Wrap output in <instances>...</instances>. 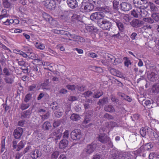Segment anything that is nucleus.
Wrapping results in <instances>:
<instances>
[{
  "instance_id": "9d476101",
  "label": "nucleus",
  "mask_w": 159,
  "mask_h": 159,
  "mask_svg": "<svg viewBox=\"0 0 159 159\" xmlns=\"http://www.w3.org/2000/svg\"><path fill=\"white\" fill-rule=\"evenodd\" d=\"M23 132V128L18 127L14 131L13 135L16 139H19L22 135Z\"/></svg>"
},
{
  "instance_id": "1a4fd4ad",
  "label": "nucleus",
  "mask_w": 159,
  "mask_h": 159,
  "mask_svg": "<svg viewBox=\"0 0 159 159\" xmlns=\"http://www.w3.org/2000/svg\"><path fill=\"white\" fill-rule=\"evenodd\" d=\"M95 149L94 147V144L91 143L87 146L84 149V152L89 155L92 153Z\"/></svg>"
},
{
  "instance_id": "79ce46f5",
  "label": "nucleus",
  "mask_w": 159,
  "mask_h": 159,
  "mask_svg": "<svg viewBox=\"0 0 159 159\" xmlns=\"http://www.w3.org/2000/svg\"><path fill=\"white\" fill-rule=\"evenodd\" d=\"M138 12L136 11V9L133 10L131 11V15L135 17H139V14Z\"/></svg>"
},
{
  "instance_id": "6ab92c4d",
  "label": "nucleus",
  "mask_w": 159,
  "mask_h": 159,
  "mask_svg": "<svg viewBox=\"0 0 159 159\" xmlns=\"http://www.w3.org/2000/svg\"><path fill=\"white\" fill-rule=\"evenodd\" d=\"M34 45L37 48L40 50H43L45 48L44 44L40 42H36L34 43Z\"/></svg>"
},
{
  "instance_id": "6e6552de",
  "label": "nucleus",
  "mask_w": 159,
  "mask_h": 159,
  "mask_svg": "<svg viewBox=\"0 0 159 159\" xmlns=\"http://www.w3.org/2000/svg\"><path fill=\"white\" fill-rule=\"evenodd\" d=\"M42 17L45 20L52 25L53 22L55 21L53 18L49 14L44 12L42 14Z\"/></svg>"
},
{
  "instance_id": "864d4df0",
  "label": "nucleus",
  "mask_w": 159,
  "mask_h": 159,
  "mask_svg": "<svg viewBox=\"0 0 159 159\" xmlns=\"http://www.w3.org/2000/svg\"><path fill=\"white\" fill-rule=\"evenodd\" d=\"M141 135L143 137H144L146 135V131L145 129L143 127L141 128L140 131Z\"/></svg>"
},
{
  "instance_id": "a18cd8bd",
  "label": "nucleus",
  "mask_w": 159,
  "mask_h": 159,
  "mask_svg": "<svg viewBox=\"0 0 159 159\" xmlns=\"http://www.w3.org/2000/svg\"><path fill=\"white\" fill-rule=\"evenodd\" d=\"M32 95L29 93L27 94L25 96L24 98V101L26 102H27L31 99V98Z\"/></svg>"
},
{
  "instance_id": "e433bc0d",
  "label": "nucleus",
  "mask_w": 159,
  "mask_h": 159,
  "mask_svg": "<svg viewBox=\"0 0 159 159\" xmlns=\"http://www.w3.org/2000/svg\"><path fill=\"white\" fill-rule=\"evenodd\" d=\"M24 146L22 141H21L18 144L16 150L18 151L22 149Z\"/></svg>"
},
{
  "instance_id": "603ef678",
  "label": "nucleus",
  "mask_w": 159,
  "mask_h": 159,
  "mask_svg": "<svg viewBox=\"0 0 159 159\" xmlns=\"http://www.w3.org/2000/svg\"><path fill=\"white\" fill-rule=\"evenodd\" d=\"M101 11H102L101 12H103L104 14V13H108L110 11L109 7H107L102 8Z\"/></svg>"
},
{
  "instance_id": "b1692460",
  "label": "nucleus",
  "mask_w": 159,
  "mask_h": 159,
  "mask_svg": "<svg viewBox=\"0 0 159 159\" xmlns=\"http://www.w3.org/2000/svg\"><path fill=\"white\" fill-rule=\"evenodd\" d=\"M149 6L151 10L152 11L155 12L158 11V8L153 3L151 2H148V6Z\"/></svg>"
},
{
  "instance_id": "9b49d317",
  "label": "nucleus",
  "mask_w": 159,
  "mask_h": 159,
  "mask_svg": "<svg viewBox=\"0 0 159 159\" xmlns=\"http://www.w3.org/2000/svg\"><path fill=\"white\" fill-rule=\"evenodd\" d=\"M143 7L136 8V11L138 12V14H139V17H145L148 14V12Z\"/></svg>"
},
{
  "instance_id": "37998d69",
  "label": "nucleus",
  "mask_w": 159,
  "mask_h": 159,
  "mask_svg": "<svg viewBox=\"0 0 159 159\" xmlns=\"http://www.w3.org/2000/svg\"><path fill=\"white\" fill-rule=\"evenodd\" d=\"M153 147L152 144L151 143H147L144 146V149H146V150H148L151 149Z\"/></svg>"
},
{
  "instance_id": "f03ea898",
  "label": "nucleus",
  "mask_w": 159,
  "mask_h": 159,
  "mask_svg": "<svg viewBox=\"0 0 159 159\" xmlns=\"http://www.w3.org/2000/svg\"><path fill=\"white\" fill-rule=\"evenodd\" d=\"M134 3L136 8L143 7L146 8L148 7V2L146 0H134Z\"/></svg>"
},
{
  "instance_id": "393cba45",
  "label": "nucleus",
  "mask_w": 159,
  "mask_h": 159,
  "mask_svg": "<svg viewBox=\"0 0 159 159\" xmlns=\"http://www.w3.org/2000/svg\"><path fill=\"white\" fill-rule=\"evenodd\" d=\"M121 154L117 151H114L113 154L111 155L112 159H119Z\"/></svg>"
},
{
  "instance_id": "bb28decb",
  "label": "nucleus",
  "mask_w": 159,
  "mask_h": 159,
  "mask_svg": "<svg viewBox=\"0 0 159 159\" xmlns=\"http://www.w3.org/2000/svg\"><path fill=\"white\" fill-rule=\"evenodd\" d=\"M2 15H0V20L9 16V14L7 13V11L6 9H3L2 11Z\"/></svg>"
},
{
  "instance_id": "2eb2a0df",
  "label": "nucleus",
  "mask_w": 159,
  "mask_h": 159,
  "mask_svg": "<svg viewBox=\"0 0 159 159\" xmlns=\"http://www.w3.org/2000/svg\"><path fill=\"white\" fill-rule=\"evenodd\" d=\"M67 3L68 6L71 8H75L78 6L76 0H67Z\"/></svg>"
},
{
  "instance_id": "5fc2aeb1",
  "label": "nucleus",
  "mask_w": 159,
  "mask_h": 159,
  "mask_svg": "<svg viewBox=\"0 0 159 159\" xmlns=\"http://www.w3.org/2000/svg\"><path fill=\"white\" fill-rule=\"evenodd\" d=\"M144 148L141 147L140 148L138 149L136 151V153L138 155H140L141 153L144 152Z\"/></svg>"
},
{
  "instance_id": "5701e85b",
  "label": "nucleus",
  "mask_w": 159,
  "mask_h": 159,
  "mask_svg": "<svg viewBox=\"0 0 159 159\" xmlns=\"http://www.w3.org/2000/svg\"><path fill=\"white\" fill-rule=\"evenodd\" d=\"M70 118L73 121H77L80 120L81 117L78 114L73 113L71 114Z\"/></svg>"
},
{
  "instance_id": "49530a36",
  "label": "nucleus",
  "mask_w": 159,
  "mask_h": 159,
  "mask_svg": "<svg viewBox=\"0 0 159 159\" xmlns=\"http://www.w3.org/2000/svg\"><path fill=\"white\" fill-rule=\"evenodd\" d=\"M61 122L60 120L54 121L53 124V127L56 128L59 126L61 125Z\"/></svg>"
},
{
  "instance_id": "de8ad7c7",
  "label": "nucleus",
  "mask_w": 159,
  "mask_h": 159,
  "mask_svg": "<svg viewBox=\"0 0 159 159\" xmlns=\"http://www.w3.org/2000/svg\"><path fill=\"white\" fill-rule=\"evenodd\" d=\"M69 35L71 38L72 40L75 41H77L78 38H79V36L75 34H69Z\"/></svg>"
},
{
  "instance_id": "13d9d810",
  "label": "nucleus",
  "mask_w": 159,
  "mask_h": 159,
  "mask_svg": "<svg viewBox=\"0 0 159 159\" xmlns=\"http://www.w3.org/2000/svg\"><path fill=\"white\" fill-rule=\"evenodd\" d=\"M66 87L67 89L71 90H74L76 88V86L74 85H68Z\"/></svg>"
},
{
  "instance_id": "09e8293b",
  "label": "nucleus",
  "mask_w": 159,
  "mask_h": 159,
  "mask_svg": "<svg viewBox=\"0 0 159 159\" xmlns=\"http://www.w3.org/2000/svg\"><path fill=\"white\" fill-rule=\"evenodd\" d=\"M92 93H93L91 91H88L84 93L83 95H84V96L85 98H87L89 97L91 95Z\"/></svg>"
},
{
  "instance_id": "4d7b16f0",
  "label": "nucleus",
  "mask_w": 159,
  "mask_h": 159,
  "mask_svg": "<svg viewBox=\"0 0 159 159\" xmlns=\"http://www.w3.org/2000/svg\"><path fill=\"white\" fill-rule=\"evenodd\" d=\"M69 131L68 130H66L63 133V138L68 139L69 137Z\"/></svg>"
},
{
  "instance_id": "bf43d9fd",
  "label": "nucleus",
  "mask_w": 159,
  "mask_h": 159,
  "mask_svg": "<svg viewBox=\"0 0 159 159\" xmlns=\"http://www.w3.org/2000/svg\"><path fill=\"white\" fill-rule=\"evenodd\" d=\"M103 94V93L102 92H98L93 96V97L96 98H98Z\"/></svg>"
},
{
  "instance_id": "a211bd4d",
  "label": "nucleus",
  "mask_w": 159,
  "mask_h": 159,
  "mask_svg": "<svg viewBox=\"0 0 159 159\" xmlns=\"http://www.w3.org/2000/svg\"><path fill=\"white\" fill-rule=\"evenodd\" d=\"M52 127L50 123L46 121L42 125V129L44 130H48Z\"/></svg>"
},
{
  "instance_id": "c85d7f7f",
  "label": "nucleus",
  "mask_w": 159,
  "mask_h": 159,
  "mask_svg": "<svg viewBox=\"0 0 159 159\" xmlns=\"http://www.w3.org/2000/svg\"><path fill=\"white\" fill-rule=\"evenodd\" d=\"M108 102V98L107 97L104 98L102 99H100L98 102V104L99 105H104Z\"/></svg>"
},
{
  "instance_id": "cd10ccee",
  "label": "nucleus",
  "mask_w": 159,
  "mask_h": 159,
  "mask_svg": "<svg viewBox=\"0 0 159 159\" xmlns=\"http://www.w3.org/2000/svg\"><path fill=\"white\" fill-rule=\"evenodd\" d=\"M123 60L124 61V65L127 67H129V65H131L132 63L131 62L129 58L127 57H125L123 58Z\"/></svg>"
},
{
  "instance_id": "69168bd1",
  "label": "nucleus",
  "mask_w": 159,
  "mask_h": 159,
  "mask_svg": "<svg viewBox=\"0 0 159 159\" xmlns=\"http://www.w3.org/2000/svg\"><path fill=\"white\" fill-rule=\"evenodd\" d=\"M20 69L22 70L23 72L25 73H28V69L27 67L25 66H22L20 68Z\"/></svg>"
},
{
  "instance_id": "f257e3e1",
  "label": "nucleus",
  "mask_w": 159,
  "mask_h": 159,
  "mask_svg": "<svg viewBox=\"0 0 159 159\" xmlns=\"http://www.w3.org/2000/svg\"><path fill=\"white\" fill-rule=\"evenodd\" d=\"M70 135L72 139L78 141L80 140L82 137L83 134L80 129H75L71 132Z\"/></svg>"
},
{
  "instance_id": "4be33fe9",
  "label": "nucleus",
  "mask_w": 159,
  "mask_h": 159,
  "mask_svg": "<svg viewBox=\"0 0 159 159\" xmlns=\"http://www.w3.org/2000/svg\"><path fill=\"white\" fill-rule=\"evenodd\" d=\"M2 4L3 7L6 8H10L11 3L8 0H2Z\"/></svg>"
},
{
  "instance_id": "aec40b11",
  "label": "nucleus",
  "mask_w": 159,
  "mask_h": 159,
  "mask_svg": "<svg viewBox=\"0 0 159 159\" xmlns=\"http://www.w3.org/2000/svg\"><path fill=\"white\" fill-rule=\"evenodd\" d=\"M104 110L106 111L111 113L114 112L115 111L114 108L113 106L111 105L105 106L104 107Z\"/></svg>"
},
{
  "instance_id": "58836bf2",
  "label": "nucleus",
  "mask_w": 159,
  "mask_h": 159,
  "mask_svg": "<svg viewBox=\"0 0 159 159\" xmlns=\"http://www.w3.org/2000/svg\"><path fill=\"white\" fill-rule=\"evenodd\" d=\"M52 33L58 34H63L65 33V31L62 30H51Z\"/></svg>"
},
{
  "instance_id": "ddd939ff",
  "label": "nucleus",
  "mask_w": 159,
  "mask_h": 159,
  "mask_svg": "<svg viewBox=\"0 0 159 159\" xmlns=\"http://www.w3.org/2000/svg\"><path fill=\"white\" fill-rule=\"evenodd\" d=\"M120 5L121 9L124 11H128L131 9V5L129 3L124 2L121 3Z\"/></svg>"
},
{
  "instance_id": "72a5a7b5",
  "label": "nucleus",
  "mask_w": 159,
  "mask_h": 159,
  "mask_svg": "<svg viewBox=\"0 0 159 159\" xmlns=\"http://www.w3.org/2000/svg\"><path fill=\"white\" fill-rule=\"evenodd\" d=\"M59 155V152L56 151L53 152L52 154L51 158L52 159H57Z\"/></svg>"
},
{
  "instance_id": "dca6fc26",
  "label": "nucleus",
  "mask_w": 159,
  "mask_h": 159,
  "mask_svg": "<svg viewBox=\"0 0 159 159\" xmlns=\"http://www.w3.org/2000/svg\"><path fill=\"white\" fill-rule=\"evenodd\" d=\"M31 157L33 159H36L41 155V153L37 149L35 150L34 151L30 153Z\"/></svg>"
},
{
  "instance_id": "f8f14e48",
  "label": "nucleus",
  "mask_w": 159,
  "mask_h": 159,
  "mask_svg": "<svg viewBox=\"0 0 159 159\" xmlns=\"http://www.w3.org/2000/svg\"><path fill=\"white\" fill-rule=\"evenodd\" d=\"M85 115V117L83 121L82 122V125H84L89 123L91 120L92 113L91 111H88Z\"/></svg>"
},
{
  "instance_id": "774afa93",
  "label": "nucleus",
  "mask_w": 159,
  "mask_h": 159,
  "mask_svg": "<svg viewBox=\"0 0 159 159\" xmlns=\"http://www.w3.org/2000/svg\"><path fill=\"white\" fill-rule=\"evenodd\" d=\"M111 99L113 102H116L118 101V100L116 97L113 95H111Z\"/></svg>"
},
{
  "instance_id": "c756f323",
  "label": "nucleus",
  "mask_w": 159,
  "mask_h": 159,
  "mask_svg": "<svg viewBox=\"0 0 159 159\" xmlns=\"http://www.w3.org/2000/svg\"><path fill=\"white\" fill-rule=\"evenodd\" d=\"M5 137L3 136L1 138V152H3L5 150Z\"/></svg>"
},
{
  "instance_id": "e2e57ef3",
  "label": "nucleus",
  "mask_w": 159,
  "mask_h": 159,
  "mask_svg": "<svg viewBox=\"0 0 159 159\" xmlns=\"http://www.w3.org/2000/svg\"><path fill=\"white\" fill-rule=\"evenodd\" d=\"M31 70H33L35 74H37L38 72V66L35 65H34V66L32 67H31Z\"/></svg>"
},
{
  "instance_id": "052dcab7",
  "label": "nucleus",
  "mask_w": 159,
  "mask_h": 159,
  "mask_svg": "<svg viewBox=\"0 0 159 159\" xmlns=\"http://www.w3.org/2000/svg\"><path fill=\"white\" fill-rule=\"evenodd\" d=\"M143 20L144 21L151 23H152L154 22L153 20L150 17L145 18Z\"/></svg>"
},
{
  "instance_id": "0e129e2a",
  "label": "nucleus",
  "mask_w": 159,
  "mask_h": 159,
  "mask_svg": "<svg viewBox=\"0 0 159 159\" xmlns=\"http://www.w3.org/2000/svg\"><path fill=\"white\" fill-rule=\"evenodd\" d=\"M36 87V85L34 84L30 86L29 88V91H34Z\"/></svg>"
},
{
  "instance_id": "c9c22d12",
  "label": "nucleus",
  "mask_w": 159,
  "mask_h": 159,
  "mask_svg": "<svg viewBox=\"0 0 159 159\" xmlns=\"http://www.w3.org/2000/svg\"><path fill=\"white\" fill-rule=\"evenodd\" d=\"M152 16L155 21L159 20V13H153L152 15Z\"/></svg>"
},
{
  "instance_id": "ea45409f",
  "label": "nucleus",
  "mask_w": 159,
  "mask_h": 159,
  "mask_svg": "<svg viewBox=\"0 0 159 159\" xmlns=\"http://www.w3.org/2000/svg\"><path fill=\"white\" fill-rule=\"evenodd\" d=\"M29 54L28 57L32 59H36L37 58V55L33 52V51Z\"/></svg>"
},
{
  "instance_id": "4c0bfd02",
  "label": "nucleus",
  "mask_w": 159,
  "mask_h": 159,
  "mask_svg": "<svg viewBox=\"0 0 159 159\" xmlns=\"http://www.w3.org/2000/svg\"><path fill=\"white\" fill-rule=\"evenodd\" d=\"M30 112L29 111H24L21 115V117H23L24 118H29L30 116Z\"/></svg>"
},
{
  "instance_id": "7ed1b4c3",
  "label": "nucleus",
  "mask_w": 159,
  "mask_h": 159,
  "mask_svg": "<svg viewBox=\"0 0 159 159\" xmlns=\"http://www.w3.org/2000/svg\"><path fill=\"white\" fill-rule=\"evenodd\" d=\"M98 140L101 143L104 144L107 143L108 142L111 143L110 138L104 133H100L98 134Z\"/></svg>"
},
{
  "instance_id": "f3484780",
  "label": "nucleus",
  "mask_w": 159,
  "mask_h": 159,
  "mask_svg": "<svg viewBox=\"0 0 159 159\" xmlns=\"http://www.w3.org/2000/svg\"><path fill=\"white\" fill-rule=\"evenodd\" d=\"M131 24L133 27H139L141 25L142 21L138 19H134L132 21Z\"/></svg>"
},
{
  "instance_id": "680f3d73",
  "label": "nucleus",
  "mask_w": 159,
  "mask_h": 159,
  "mask_svg": "<svg viewBox=\"0 0 159 159\" xmlns=\"http://www.w3.org/2000/svg\"><path fill=\"white\" fill-rule=\"evenodd\" d=\"M104 118L110 120H112L114 119V117L113 116L108 113H106L104 115Z\"/></svg>"
},
{
  "instance_id": "20e7f679",
  "label": "nucleus",
  "mask_w": 159,
  "mask_h": 159,
  "mask_svg": "<svg viewBox=\"0 0 159 159\" xmlns=\"http://www.w3.org/2000/svg\"><path fill=\"white\" fill-rule=\"evenodd\" d=\"M90 2L87 3L85 6H84V12H89L92 11L94 8L93 4H95L96 3V0H92Z\"/></svg>"
},
{
  "instance_id": "8fccbe9b",
  "label": "nucleus",
  "mask_w": 159,
  "mask_h": 159,
  "mask_svg": "<svg viewBox=\"0 0 159 159\" xmlns=\"http://www.w3.org/2000/svg\"><path fill=\"white\" fill-rule=\"evenodd\" d=\"M3 72L6 76H8L11 75L9 70L6 68H5L3 69Z\"/></svg>"
},
{
  "instance_id": "39448f33",
  "label": "nucleus",
  "mask_w": 159,
  "mask_h": 159,
  "mask_svg": "<svg viewBox=\"0 0 159 159\" xmlns=\"http://www.w3.org/2000/svg\"><path fill=\"white\" fill-rule=\"evenodd\" d=\"M105 16V15L103 12H97L93 13L90 16L91 19L93 20H100Z\"/></svg>"
},
{
  "instance_id": "6e6d98bb",
  "label": "nucleus",
  "mask_w": 159,
  "mask_h": 159,
  "mask_svg": "<svg viewBox=\"0 0 159 159\" xmlns=\"http://www.w3.org/2000/svg\"><path fill=\"white\" fill-rule=\"evenodd\" d=\"M50 115L49 113H47L45 115L42 116H40L42 120H45L49 118Z\"/></svg>"
},
{
  "instance_id": "473e14b6",
  "label": "nucleus",
  "mask_w": 159,
  "mask_h": 159,
  "mask_svg": "<svg viewBox=\"0 0 159 159\" xmlns=\"http://www.w3.org/2000/svg\"><path fill=\"white\" fill-rule=\"evenodd\" d=\"M10 77H6L5 78V82L9 84H12L14 82L13 78L12 77V75L10 76Z\"/></svg>"
},
{
  "instance_id": "423d86ee",
  "label": "nucleus",
  "mask_w": 159,
  "mask_h": 159,
  "mask_svg": "<svg viewBox=\"0 0 159 159\" xmlns=\"http://www.w3.org/2000/svg\"><path fill=\"white\" fill-rule=\"evenodd\" d=\"M98 25L101 28L105 30H108L111 28V23L107 20H103L101 23H98Z\"/></svg>"
},
{
  "instance_id": "f704fd0d",
  "label": "nucleus",
  "mask_w": 159,
  "mask_h": 159,
  "mask_svg": "<svg viewBox=\"0 0 159 159\" xmlns=\"http://www.w3.org/2000/svg\"><path fill=\"white\" fill-rule=\"evenodd\" d=\"M23 50L28 54L31 52L33 51L32 48L30 47L27 46L23 47Z\"/></svg>"
},
{
  "instance_id": "a19ab883",
  "label": "nucleus",
  "mask_w": 159,
  "mask_h": 159,
  "mask_svg": "<svg viewBox=\"0 0 159 159\" xmlns=\"http://www.w3.org/2000/svg\"><path fill=\"white\" fill-rule=\"evenodd\" d=\"M42 64L44 66V68L45 69L49 70V68L48 66H50V63L49 62L45 61L44 62H41Z\"/></svg>"
},
{
  "instance_id": "a878e982",
  "label": "nucleus",
  "mask_w": 159,
  "mask_h": 159,
  "mask_svg": "<svg viewBox=\"0 0 159 159\" xmlns=\"http://www.w3.org/2000/svg\"><path fill=\"white\" fill-rule=\"evenodd\" d=\"M115 22L119 30L120 31H123L125 28L124 25L122 22L119 21H116Z\"/></svg>"
},
{
  "instance_id": "4468645a",
  "label": "nucleus",
  "mask_w": 159,
  "mask_h": 159,
  "mask_svg": "<svg viewBox=\"0 0 159 159\" xmlns=\"http://www.w3.org/2000/svg\"><path fill=\"white\" fill-rule=\"evenodd\" d=\"M68 141L67 139H62L59 143V147L60 149H64L68 145Z\"/></svg>"
},
{
  "instance_id": "7c9ffc66",
  "label": "nucleus",
  "mask_w": 159,
  "mask_h": 159,
  "mask_svg": "<svg viewBox=\"0 0 159 159\" xmlns=\"http://www.w3.org/2000/svg\"><path fill=\"white\" fill-rule=\"evenodd\" d=\"M152 90L154 93H159V85L156 84L152 86Z\"/></svg>"
},
{
  "instance_id": "2f4dec72",
  "label": "nucleus",
  "mask_w": 159,
  "mask_h": 159,
  "mask_svg": "<svg viewBox=\"0 0 159 159\" xmlns=\"http://www.w3.org/2000/svg\"><path fill=\"white\" fill-rule=\"evenodd\" d=\"M123 62V60L121 57H117L115 58L114 59L113 64L114 65H117Z\"/></svg>"
},
{
  "instance_id": "3c124183",
  "label": "nucleus",
  "mask_w": 159,
  "mask_h": 159,
  "mask_svg": "<svg viewBox=\"0 0 159 159\" xmlns=\"http://www.w3.org/2000/svg\"><path fill=\"white\" fill-rule=\"evenodd\" d=\"M30 106L28 104L22 103L21 105L20 108L22 110H24L27 109Z\"/></svg>"
},
{
  "instance_id": "338daca9",
  "label": "nucleus",
  "mask_w": 159,
  "mask_h": 159,
  "mask_svg": "<svg viewBox=\"0 0 159 159\" xmlns=\"http://www.w3.org/2000/svg\"><path fill=\"white\" fill-rule=\"evenodd\" d=\"M76 88L79 90L83 91L84 90V87L80 85H78L77 86Z\"/></svg>"
},
{
  "instance_id": "412c9836",
  "label": "nucleus",
  "mask_w": 159,
  "mask_h": 159,
  "mask_svg": "<svg viewBox=\"0 0 159 159\" xmlns=\"http://www.w3.org/2000/svg\"><path fill=\"white\" fill-rule=\"evenodd\" d=\"M111 72L113 75L121 78L122 75L121 73L115 69H112L111 70Z\"/></svg>"
},
{
  "instance_id": "c03bdc74",
  "label": "nucleus",
  "mask_w": 159,
  "mask_h": 159,
  "mask_svg": "<svg viewBox=\"0 0 159 159\" xmlns=\"http://www.w3.org/2000/svg\"><path fill=\"white\" fill-rule=\"evenodd\" d=\"M113 8L116 10L118 9L119 2H118L114 0L113 2Z\"/></svg>"
},
{
  "instance_id": "0eeeda50",
  "label": "nucleus",
  "mask_w": 159,
  "mask_h": 159,
  "mask_svg": "<svg viewBox=\"0 0 159 159\" xmlns=\"http://www.w3.org/2000/svg\"><path fill=\"white\" fill-rule=\"evenodd\" d=\"M44 5L47 8L52 9L56 7L57 2L54 0H46L45 1Z\"/></svg>"
}]
</instances>
